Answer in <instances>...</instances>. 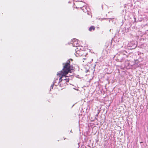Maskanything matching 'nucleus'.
I'll return each instance as SVG.
<instances>
[{
	"instance_id": "1",
	"label": "nucleus",
	"mask_w": 148,
	"mask_h": 148,
	"mask_svg": "<svg viewBox=\"0 0 148 148\" xmlns=\"http://www.w3.org/2000/svg\"><path fill=\"white\" fill-rule=\"evenodd\" d=\"M70 60L73 61V59H70L67 60L66 63H63L62 70L57 73V75L60 77V80H62V78L63 76L66 75L69 73H71V71L75 69L74 67L70 65Z\"/></svg>"
},
{
	"instance_id": "2",
	"label": "nucleus",
	"mask_w": 148,
	"mask_h": 148,
	"mask_svg": "<svg viewBox=\"0 0 148 148\" xmlns=\"http://www.w3.org/2000/svg\"><path fill=\"white\" fill-rule=\"evenodd\" d=\"M85 5V3L82 1L77 2L75 5L76 7L73 8L74 12L76 14H79V10L81 9Z\"/></svg>"
},
{
	"instance_id": "3",
	"label": "nucleus",
	"mask_w": 148,
	"mask_h": 148,
	"mask_svg": "<svg viewBox=\"0 0 148 148\" xmlns=\"http://www.w3.org/2000/svg\"><path fill=\"white\" fill-rule=\"evenodd\" d=\"M62 80H60V78H59V80L60 82L63 81V82H66V84L67 83V82H69V78L66 76V75L63 76V77H62Z\"/></svg>"
},
{
	"instance_id": "4",
	"label": "nucleus",
	"mask_w": 148,
	"mask_h": 148,
	"mask_svg": "<svg viewBox=\"0 0 148 148\" xmlns=\"http://www.w3.org/2000/svg\"><path fill=\"white\" fill-rule=\"evenodd\" d=\"M82 10L83 12H86L87 11V7L86 5H84V6L81 9Z\"/></svg>"
},
{
	"instance_id": "5",
	"label": "nucleus",
	"mask_w": 148,
	"mask_h": 148,
	"mask_svg": "<svg viewBox=\"0 0 148 148\" xmlns=\"http://www.w3.org/2000/svg\"><path fill=\"white\" fill-rule=\"evenodd\" d=\"M95 29V27L94 26H91L89 28V31L90 32L92 31V30L94 31Z\"/></svg>"
},
{
	"instance_id": "6",
	"label": "nucleus",
	"mask_w": 148,
	"mask_h": 148,
	"mask_svg": "<svg viewBox=\"0 0 148 148\" xmlns=\"http://www.w3.org/2000/svg\"><path fill=\"white\" fill-rule=\"evenodd\" d=\"M76 42H77V40H76V41H75V42H74L73 43V45H74V46H75V47H77L78 46V44H77L76 45H75V43Z\"/></svg>"
}]
</instances>
